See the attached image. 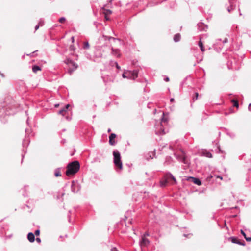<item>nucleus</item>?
Here are the masks:
<instances>
[{
  "label": "nucleus",
  "instance_id": "f257e3e1",
  "mask_svg": "<svg viewBox=\"0 0 251 251\" xmlns=\"http://www.w3.org/2000/svg\"><path fill=\"white\" fill-rule=\"evenodd\" d=\"M80 168V165L78 161H75L69 164L67 166V170L66 172L67 176L74 175L76 173Z\"/></svg>",
  "mask_w": 251,
  "mask_h": 251
},
{
  "label": "nucleus",
  "instance_id": "f03ea898",
  "mask_svg": "<svg viewBox=\"0 0 251 251\" xmlns=\"http://www.w3.org/2000/svg\"><path fill=\"white\" fill-rule=\"evenodd\" d=\"M113 155L114 156L113 162L115 166L120 170H122L123 168V164L120 152L117 151H114L113 152Z\"/></svg>",
  "mask_w": 251,
  "mask_h": 251
},
{
  "label": "nucleus",
  "instance_id": "7ed1b4c3",
  "mask_svg": "<svg viewBox=\"0 0 251 251\" xmlns=\"http://www.w3.org/2000/svg\"><path fill=\"white\" fill-rule=\"evenodd\" d=\"M124 78H128L134 80L138 76V72L136 70L134 71H126L122 75Z\"/></svg>",
  "mask_w": 251,
  "mask_h": 251
},
{
  "label": "nucleus",
  "instance_id": "20e7f679",
  "mask_svg": "<svg viewBox=\"0 0 251 251\" xmlns=\"http://www.w3.org/2000/svg\"><path fill=\"white\" fill-rule=\"evenodd\" d=\"M66 63L68 65V67L69 68L68 69V73L70 74H71L72 72L74 71V70L76 69L78 67L77 64L69 59H67L66 61Z\"/></svg>",
  "mask_w": 251,
  "mask_h": 251
},
{
  "label": "nucleus",
  "instance_id": "39448f33",
  "mask_svg": "<svg viewBox=\"0 0 251 251\" xmlns=\"http://www.w3.org/2000/svg\"><path fill=\"white\" fill-rule=\"evenodd\" d=\"M169 178H172L174 181L175 183H176V178L174 177V176L171 173H168L166 175L165 179L164 180H162L160 181V186L161 187L166 186L168 183V179Z\"/></svg>",
  "mask_w": 251,
  "mask_h": 251
},
{
  "label": "nucleus",
  "instance_id": "423d86ee",
  "mask_svg": "<svg viewBox=\"0 0 251 251\" xmlns=\"http://www.w3.org/2000/svg\"><path fill=\"white\" fill-rule=\"evenodd\" d=\"M116 137V135L115 134H114V133L111 134V135L109 137V143L110 145H111L112 146H114L116 144V141L115 140Z\"/></svg>",
  "mask_w": 251,
  "mask_h": 251
},
{
  "label": "nucleus",
  "instance_id": "0eeeda50",
  "mask_svg": "<svg viewBox=\"0 0 251 251\" xmlns=\"http://www.w3.org/2000/svg\"><path fill=\"white\" fill-rule=\"evenodd\" d=\"M182 154L180 155H177L176 158L180 162H183L185 164H186L187 162L186 160V157L184 155V153L183 152H182Z\"/></svg>",
  "mask_w": 251,
  "mask_h": 251
},
{
  "label": "nucleus",
  "instance_id": "6e6552de",
  "mask_svg": "<svg viewBox=\"0 0 251 251\" xmlns=\"http://www.w3.org/2000/svg\"><path fill=\"white\" fill-rule=\"evenodd\" d=\"M189 179H191L193 183L198 186H200L201 185V182L200 180L198 178H195L193 177H190Z\"/></svg>",
  "mask_w": 251,
  "mask_h": 251
},
{
  "label": "nucleus",
  "instance_id": "1a4fd4ad",
  "mask_svg": "<svg viewBox=\"0 0 251 251\" xmlns=\"http://www.w3.org/2000/svg\"><path fill=\"white\" fill-rule=\"evenodd\" d=\"M149 243V241L148 239H147L145 236L142 237V240L140 242V244L141 246H145L147 245Z\"/></svg>",
  "mask_w": 251,
  "mask_h": 251
},
{
  "label": "nucleus",
  "instance_id": "9d476101",
  "mask_svg": "<svg viewBox=\"0 0 251 251\" xmlns=\"http://www.w3.org/2000/svg\"><path fill=\"white\" fill-rule=\"evenodd\" d=\"M103 13L105 15V18L106 20H108L109 18H108V15L111 14L112 13V11L108 9H103Z\"/></svg>",
  "mask_w": 251,
  "mask_h": 251
},
{
  "label": "nucleus",
  "instance_id": "9b49d317",
  "mask_svg": "<svg viewBox=\"0 0 251 251\" xmlns=\"http://www.w3.org/2000/svg\"><path fill=\"white\" fill-rule=\"evenodd\" d=\"M27 238L29 242H33L35 240V236L34 234L30 232L28 234Z\"/></svg>",
  "mask_w": 251,
  "mask_h": 251
},
{
  "label": "nucleus",
  "instance_id": "f8f14e48",
  "mask_svg": "<svg viewBox=\"0 0 251 251\" xmlns=\"http://www.w3.org/2000/svg\"><path fill=\"white\" fill-rule=\"evenodd\" d=\"M70 106L69 104H67L65 107L58 111V114H61L63 116L64 115L65 113L67 111V110Z\"/></svg>",
  "mask_w": 251,
  "mask_h": 251
},
{
  "label": "nucleus",
  "instance_id": "ddd939ff",
  "mask_svg": "<svg viewBox=\"0 0 251 251\" xmlns=\"http://www.w3.org/2000/svg\"><path fill=\"white\" fill-rule=\"evenodd\" d=\"M112 53L116 57H119L120 56V51L118 49H114L112 48Z\"/></svg>",
  "mask_w": 251,
  "mask_h": 251
},
{
  "label": "nucleus",
  "instance_id": "4468645a",
  "mask_svg": "<svg viewBox=\"0 0 251 251\" xmlns=\"http://www.w3.org/2000/svg\"><path fill=\"white\" fill-rule=\"evenodd\" d=\"M231 241H232V243H236V244H240V245H245V244L241 243V242H240L236 238H234V237H232L231 238Z\"/></svg>",
  "mask_w": 251,
  "mask_h": 251
},
{
  "label": "nucleus",
  "instance_id": "2eb2a0df",
  "mask_svg": "<svg viewBox=\"0 0 251 251\" xmlns=\"http://www.w3.org/2000/svg\"><path fill=\"white\" fill-rule=\"evenodd\" d=\"M180 40V35L179 34H176L174 37V40L175 42H178Z\"/></svg>",
  "mask_w": 251,
  "mask_h": 251
},
{
  "label": "nucleus",
  "instance_id": "dca6fc26",
  "mask_svg": "<svg viewBox=\"0 0 251 251\" xmlns=\"http://www.w3.org/2000/svg\"><path fill=\"white\" fill-rule=\"evenodd\" d=\"M199 46L201 48V51L203 52L204 51V48L203 45V43L201 41V39H200V41L199 42Z\"/></svg>",
  "mask_w": 251,
  "mask_h": 251
},
{
  "label": "nucleus",
  "instance_id": "f3484780",
  "mask_svg": "<svg viewBox=\"0 0 251 251\" xmlns=\"http://www.w3.org/2000/svg\"><path fill=\"white\" fill-rule=\"evenodd\" d=\"M203 154L204 156H205L206 157H207L208 158H212V154L210 152H208L207 151H204L203 152Z\"/></svg>",
  "mask_w": 251,
  "mask_h": 251
},
{
  "label": "nucleus",
  "instance_id": "a211bd4d",
  "mask_svg": "<svg viewBox=\"0 0 251 251\" xmlns=\"http://www.w3.org/2000/svg\"><path fill=\"white\" fill-rule=\"evenodd\" d=\"M40 68L38 66H34L32 67V71L34 73H36L38 71L40 70Z\"/></svg>",
  "mask_w": 251,
  "mask_h": 251
},
{
  "label": "nucleus",
  "instance_id": "6ab92c4d",
  "mask_svg": "<svg viewBox=\"0 0 251 251\" xmlns=\"http://www.w3.org/2000/svg\"><path fill=\"white\" fill-rule=\"evenodd\" d=\"M163 116H164V113L163 114ZM166 122L167 119H166L164 117H162L160 122L161 126H163V124H165Z\"/></svg>",
  "mask_w": 251,
  "mask_h": 251
},
{
  "label": "nucleus",
  "instance_id": "aec40b11",
  "mask_svg": "<svg viewBox=\"0 0 251 251\" xmlns=\"http://www.w3.org/2000/svg\"><path fill=\"white\" fill-rule=\"evenodd\" d=\"M54 175L55 176H61V174L60 173V171L58 169H56L55 171Z\"/></svg>",
  "mask_w": 251,
  "mask_h": 251
},
{
  "label": "nucleus",
  "instance_id": "412c9836",
  "mask_svg": "<svg viewBox=\"0 0 251 251\" xmlns=\"http://www.w3.org/2000/svg\"><path fill=\"white\" fill-rule=\"evenodd\" d=\"M83 48L84 49H89V44L88 42H86L84 43Z\"/></svg>",
  "mask_w": 251,
  "mask_h": 251
},
{
  "label": "nucleus",
  "instance_id": "4be33fe9",
  "mask_svg": "<svg viewBox=\"0 0 251 251\" xmlns=\"http://www.w3.org/2000/svg\"><path fill=\"white\" fill-rule=\"evenodd\" d=\"M156 133L160 134H164L165 133V132H164V129H162V128H161L160 131H157Z\"/></svg>",
  "mask_w": 251,
  "mask_h": 251
},
{
  "label": "nucleus",
  "instance_id": "5701e85b",
  "mask_svg": "<svg viewBox=\"0 0 251 251\" xmlns=\"http://www.w3.org/2000/svg\"><path fill=\"white\" fill-rule=\"evenodd\" d=\"M232 101L233 102V105H234V106H235L236 107H238L239 105H238V103L237 101L233 100H232Z\"/></svg>",
  "mask_w": 251,
  "mask_h": 251
},
{
  "label": "nucleus",
  "instance_id": "b1692460",
  "mask_svg": "<svg viewBox=\"0 0 251 251\" xmlns=\"http://www.w3.org/2000/svg\"><path fill=\"white\" fill-rule=\"evenodd\" d=\"M198 96H199L198 93L196 92L195 93V96L194 97H193V100L194 101H195V100H197V99L198 98Z\"/></svg>",
  "mask_w": 251,
  "mask_h": 251
},
{
  "label": "nucleus",
  "instance_id": "393cba45",
  "mask_svg": "<svg viewBox=\"0 0 251 251\" xmlns=\"http://www.w3.org/2000/svg\"><path fill=\"white\" fill-rule=\"evenodd\" d=\"M227 135H229L230 137H234L235 136V134L233 133L227 132Z\"/></svg>",
  "mask_w": 251,
  "mask_h": 251
},
{
  "label": "nucleus",
  "instance_id": "a878e982",
  "mask_svg": "<svg viewBox=\"0 0 251 251\" xmlns=\"http://www.w3.org/2000/svg\"><path fill=\"white\" fill-rule=\"evenodd\" d=\"M65 21V18L64 17H61L59 19V22L60 23H63Z\"/></svg>",
  "mask_w": 251,
  "mask_h": 251
},
{
  "label": "nucleus",
  "instance_id": "bb28decb",
  "mask_svg": "<svg viewBox=\"0 0 251 251\" xmlns=\"http://www.w3.org/2000/svg\"><path fill=\"white\" fill-rule=\"evenodd\" d=\"M39 234H40V230H36L35 232V235L36 236H38V235H39Z\"/></svg>",
  "mask_w": 251,
  "mask_h": 251
},
{
  "label": "nucleus",
  "instance_id": "cd10ccee",
  "mask_svg": "<svg viewBox=\"0 0 251 251\" xmlns=\"http://www.w3.org/2000/svg\"><path fill=\"white\" fill-rule=\"evenodd\" d=\"M241 233L243 235L244 238H245V237H247L245 233L244 232V231L243 230H241Z\"/></svg>",
  "mask_w": 251,
  "mask_h": 251
},
{
  "label": "nucleus",
  "instance_id": "c85d7f7f",
  "mask_svg": "<svg viewBox=\"0 0 251 251\" xmlns=\"http://www.w3.org/2000/svg\"><path fill=\"white\" fill-rule=\"evenodd\" d=\"M109 39H113L115 42H116V41H118V42L120 43V40H117V39H115V38H114L109 37Z\"/></svg>",
  "mask_w": 251,
  "mask_h": 251
},
{
  "label": "nucleus",
  "instance_id": "c756f323",
  "mask_svg": "<svg viewBox=\"0 0 251 251\" xmlns=\"http://www.w3.org/2000/svg\"><path fill=\"white\" fill-rule=\"evenodd\" d=\"M245 238L247 241H251V237H245Z\"/></svg>",
  "mask_w": 251,
  "mask_h": 251
},
{
  "label": "nucleus",
  "instance_id": "7c9ffc66",
  "mask_svg": "<svg viewBox=\"0 0 251 251\" xmlns=\"http://www.w3.org/2000/svg\"><path fill=\"white\" fill-rule=\"evenodd\" d=\"M36 240L38 243H40L41 242V239L39 238H37L36 239Z\"/></svg>",
  "mask_w": 251,
  "mask_h": 251
},
{
  "label": "nucleus",
  "instance_id": "2f4dec72",
  "mask_svg": "<svg viewBox=\"0 0 251 251\" xmlns=\"http://www.w3.org/2000/svg\"><path fill=\"white\" fill-rule=\"evenodd\" d=\"M43 24H44L43 22H42L41 21L39 23V25L40 26H42L43 25Z\"/></svg>",
  "mask_w": 251,
  "mask_h": 251
},
{
  "label": "nucleus",
  "instance_id": "473e14b6",
  "mask_svg": "<svg viewBox=\"0 0 251 251\" xmlns=\"http://www.w3.org/2000/svg\"><path fill=\"white\" fill-rule=\"evenodd\" d=\"M111 251H118L116 249V248H113L111 249Z\"/></svg>",
  "mask_w": 251,
  "mask_h": 251
},
{
  "label": "nucleus",
  "instance_id": "72a5a7b5",
  "mask_svg": "<svg viewBox=\"0 0 251 251\" xmlns=\"http://www.w3.org/2000/svg\"><path fill=\"white\" fill-rule=\"evenodd\" d=\"M39 26L40 25H36V26L35 27V30H37L39 28Z\"/></svg>",
  "mask_w": 251,
  "mask_h": 251
},
{
  "label": "nucleus",
  "instance_id": "f704fd0d",
  "mask_svg": "<svg viewBox=\"0 0 251 251\" xmlns=\"http://www.w3.org/2000/svg\"><path fill=\"white\" fill-rule=\"evenodd\" d=\"M248 109H249V111H251V103H250V104L249 105Z\"/></svg>",
  "mask_w": 251,
  "mask_h": 251
},
{
  "label": "nucleus",
  "instance_id": "c9c22d12",
  "mask_svg": "<svg viewBox=\"0 0 251 251\" xmlns=\"http://www.w3.org/2000/svg\"><path fill=\"white\" fill-rule=\"evenodd\" d=\"M216 177L220 179L221 180H222V179H223L222 177L220 176H217Z\"/></svg>",
  "mask_w": 251,
  "mask_h": 251
},
{
  "label": "nucleus",
  "instance_id": "e433bc0d",
  "mask_svg": "<svg viewBox=\"0 0 251 251\" xmlns=\"http://www.w3.org/2000/svg\"><path fill=\"white\" fill-rule=\"evenodd\" d=\"M165 80L166 81H169V78L168 77H166L165 79Z\"/></svg>",
  "mask_w": 251,
  "mask_h": 251
},
{
  "label": "nucleus",
  "instance_id": "4c0bfd02",
  "mask_svg": "<svg viewBox=\"0 0 251 251\" xmlns=\"http://www.w3.org/2000/svg\"><path fill=\"white\" fill-rule=\"evenodd\" d=\"M170 101H171V102H173V101H174V99H173V98H171V99H170Z\"/></svg>",
  "mask_w": 251,
  "mask_h": 251
},
{
  "label": "nucleus",
  "instance_id": "58836bf2",
  "mask_svg": "<svg viewBox=\"0 0 251 251\" xmlns=\"http://www.w3.org/2000/svg\"><path fill=\"white\" fill-rule=\"evenodd\" d=\"M227 39L226 38V39H225L224 40V43H226V42H227Z\"/></svg>",
  "mask_w": 251,
  "mask_h": 251
},
{
  "label": "nucleus",
  "instance_id": "ea45409f",
  "mask_svg": "<svg viewBox=\"0 0 251 251\" xmlns=\"http://www.w3.org/2000/svg\"><path fill=\"white\" fill-rule=\"evenodd\" d=\"M227 10H228V12H230L231 9L228 7V9H227Z\"/></svg>",
  "mask_w": 251,
  "mask_h": 251
},
{
  "label": "nucleus",
  "instance_id": "a19ab883",
  "mask_svg": "<svg viewBox=\"0 0 251 251\" xmlns=\"http://www.w3.org/2000/svg\"><path fill=\"white\" fill-rule=\"evenodd\" d=\"M58 106H59V104H56L55 105V107H57Z\"/></svg>",
  "mask_w": 251,
  "mask_h": 251
},
{
  "label": "nucleus",
  "instance_id": "79ce46f5",
  "mask_svg": "<svg viewBox=\"0 0 251 251\" xmlns=\"http://www.w3.org/2000/svg\"><path fill=\"white\" fill-rule=\"evenodd\" d=\"M116 67L118 69L119 68V66H118V65L117 64H116Z\"/></svg>",
  "mask_w": 251,
  "mask_h": 251
},
{
  "label": "nucleus",
  "instance_id": "37998d69",
  "mask_svg": "<svg viewBox=\"0 0 251 251\" xmlns=\"http://www.w3.org/2000/svg\"><path fill=\"white\" fill-rule=\"evenodd\" d=\"M111 131V129H108V132H110Z\"/></svg>",
  "mask_w": 251,
  "mask_h": 251
},
{
  "label": "nucleus",
  "instance_id": "c03bdc74",
  "mask_svg": "<svg viewBox=\"0 0 251 251\" xmlns=\"http://www.w3.org/2000/svg\"><path fill=\"white\" fill-rule=\"evenodd\" d=\"M229 2L231 4V2L230 0H229Z\"/></svg>",
  "mask_w": 251,
  "mask_h": 251
}]
</instances>
